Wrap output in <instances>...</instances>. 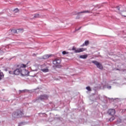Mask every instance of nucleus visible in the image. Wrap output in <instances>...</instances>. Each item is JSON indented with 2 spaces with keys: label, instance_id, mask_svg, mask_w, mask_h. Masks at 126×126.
<instances>
[{
  "label": "nucleus",
  "instance_id": "nucleus-3",
  "mask_svg": "<svg viewBox=\"0 0 126 126\" xmlns=\"http://www.w3.org/2000/svg\"><path fill=\"white\" fill-rule=\"evenodd\" d=\"M72 51H74V53L77 54L78 53H82V52H84V51H86V48H75V47H73L72 48Z\"/></svg>",
  "mask_w": 126,
  "mask_h": 126
},
{
  "label": "nucleus",
  "instance_id": "nucleus-29",
  "mask_svg": "<svg viewBox=\"0 0 126 126\" xmlns=\"http://www.w3.org/2000/svg\"><path fill=\"white\" fill-rule=\"evenodd\" d=\"M116 8L118 10H120V6H117Z\"/></svg>",
  "mask_w": 126,
  "mask_h": 126
},
{
  "label": "nucleus",
  "instance_id": "nucleus-18",
  "mask_svg": "<svg viewBox=\"0 0 126 126\" xmlns=\"http://www.w3.org/2000/svg\"><path fill=\"white\" fill-rule=\"evenodd\" d=\"M27 91V90H20L19 92L20 93H24Z\"/></svg>",
  "mask_w": 126,
  "mask_h": 126
},
{
  "label": "nucleus",
  "instance_id": "nucleus-22",
  "mask_svg": "<svg viewBox=\"0 0 126 126\" xmlns=\"http://www.w3.org/2000/svg\"><path fill=\"white\" fill-rule=\"evenodd\" d=\"M9 74H14V71H12L11 70H10L8 71Z\"/></svg>",
  "mask_w": 126,
  "mask_h": 126
},
{
  "label": "nucleus",
  "instance_id": "nucleus-31",
  "mask_svg": "<svg viewBox=\"0 0 126 126\" xmlns=\"http://www.w3.org/2000/svg\"><path fill=\"white\" fill-rule=\"evenodd\" d=\"M116 70H120L119 69H117Z\"/></svg>",
  "mask_w": 126,
  "mask_h": 126
},
{
  "label": "nucleus",
  "instance_id": "nucleus-10",
  "mask_svg": "<svg viewBox=\"0 0 126 126\" xmlns=\"http://www.w3.org/2000/svg\"><path fill=\"white\" fill-rule=\"evenodd\" d=\"M87 57H88V56H87V55H80L79 56V59H87Z\"/></svg>",
  "mask_w": 126,
  "mask_h": 126
},
{
  "label": "nucleus",
  "instance_id": "nucleus-32",
  "mask_svg": "<svg viewBox=\"0 0 126 126\" xmlns=\"http://www.w3.org/2000/svg\"><path fill=\"white\" fill-rule=\"evenodd\" d=\"M122 70H123V71H125V70H124V69H123Z\"/></svg>",
  "mask_w": 126,
  "mask_h": 126
},
{
  "label": "nucleus",
  "instance_id": "nucleus-23",
  "mask_svg": "<svg viewBox=\"0 0 126 126\" xmlns=\"http://www.w3.org/2000/svg\"><path fill=\"white\" fill-rule=\"evenodd\" d=\"M56 67H57L58 68H61L62 67V65H56Z\"/></svg>",
  "mask_w": 126,
  "mask_h": 126
},
{
  "label": "nucleus",
  "instance_id": "nucleus-2",
  "mask_svg": "<svg viewBox=\"0 0 126 126\" xmlns=\"http://www.w3.org/2000/svg\"><path fill=\"white\" fill-rule=\"evenodd\" d=\"M21 67V74L23 76L27 75L28 74V71L24 68L26 67V65L22 64L20 65Z\"/></svg>",
  "mask_w": 126,
  "mask_h": 126
},
{
  "label": "nucleus",
  "instance_id": "nucleus-13",
  "mask_svg": "<svg viewBox=\"0 0 126 126\" xmlns=\"http://www.w3.org/2000/svg\"><path fill=\"white\" fill-rule=\"evenodd\" d=\"M90 12H91V11L89 10H85V11H81L79 12L78 14H79V13H90Z\"/></svg>",
  "mask_w": 126,
  "mask_h": 126
},
{
  "label": "nucleus",
  "instance_id": "nucleus-15",
  "mask_svg": "<svg viewBox=\"0 0 126 126\" xmlns=\"http://www.w3.org/2000/svg\"><path fill=\"white\" fill-rule=\"evenodd\" d=\"M84 44L85 46H88V45H89V41L88 40L85 41L84 42Z\"/></svg>",
  "mask_w": 126,
  "mask_h": 126
},
{
  "label": "nucleus",
  "instance_id": "nucleus-11",
  "mask_svg": "<svg viewBox=\"0 0 126 126\" xmlns=\"http://www.w3.org/2000/svg\"><path fill=\"white\" fill-rule=\"evenodd\" d=\"M19 33H23V29H18L17 30V34H18Z\"/></svg>",
  "mask_w": 126,
  "mask_h": 126
},
{
  "label": "nucleus",
  "instance_id": "nucleus-7",
  "mask_svg": "<svg viewBox=\"0 0 126 126\" xmlns=\"http://www.w3.org/2000/svg\"><path fill=\"white\" fill-rule=\"evenodd\" d=\"M41 67H45L44 69H41V71H42V72H49V67L46 66L45 64L42 65Z\"/></svg>",
  "mask_w": 126,
  "mask_h": 126
},
{
  "label": "nucleus",
  "instance_id": "nucleus-8",
  "mask_svg": "<svg viewBox=\"0 0 126 126\" xmlns=\"http://www.w3.org/2000/svg\"><path fill=\"white\" fill-rule=\"evenodd\" d=\"M108 115H111V116H114L116 114V110L114 109H111L108 111Z\"/></svg>",
  "mask_w": 126,
  "mask_h": 126
},
{
  "label": "nucleus",
  "instance_id": "nucleus-19",
  "mask_svg": "<svg viewBox=\"0 0 126 126\" xmlns=\"http://www.w3.org/2000/svg\"><path fill=\"white\" fill-rule=\"evenodd\" d=\"M115 117L113 116L112 117L110 118L109 121L110 122H113V121H114V120H115Z\"/></svg>",
  "mask_w": 126,
  "mask_h": 126
},
{
  "label": "nucleus",
  "instance_id": "nucleus-16",
  "mask_svg": "<svg viewBox=\"0 0 126 126\" xmlns=\"http://www.w3.org/2000/svg\"><path fill=\"white\" fill-rule=\"evenodd\" d=\"M2 77H3V73H2V72H0V80H1Z\"/></svg>",
  "mask_w": 126,
  "mask_h": 126
},
{
  "label": "nucleus",
  "instance_id": "nucleus-1",
  "mask_svg": "<svg viewBox=\"0 0 126 126\" xmlns=\"http://www.w3.org/2000/svg\"><path fill=\"white\" fill-rule=\"evenodd\" d=\"M24 114L22 111L20 110H17L16 112H14L12 114V117L14 119H16L17 118H22Z\"/></svg>",
  "mask_w": 126,
  "mask_h": 126
},
{
  "label": "nucleus",
  "instance_id": "nucleus-26",
  "mask_svg": "<svg viewBox=\"0 0 126 126\" xmlns=\"http://www.w3.org/2000/svg\"><path fill=\"white\" fill-rule=\"evenodd\" d=\"M107 88L108 89H111V88H112V87L111 86H107Z\"/></svg>",
  "mask_w": 126,
  "mask_h": 126
},
{
  "label": "nucleus",
  "instance_id": "nucleus-9",
  "mask_svg": "<svg viewBox=\"0 0 126 126\" xmlns=\"http://www.w3.org/2000/svg\"><path fill=\"white\" fill-rule=\"evenodd\" d=\"M61 60L58 58H56L53 61V64H58V63H61Z\"/></svg>",
  "mask_w": 126,
  "mask_h": 126
},
{
  "label": "nucleus",
  "instance_id": "nucleus-12",
  "mask_svg": "<svg viewBox=\"0 0 126 126\" xmlns=\"http://www.w3.org/2000/svg\"><path fill=\"white\" fill-rule=\"evenodd\" d=\"M50 57H51V55H44L42 58L43 60H47V59H49Z\"/></svg>",
  "mask_w": 126,
  "mask_h": 126
},
{
  "label": "nucleus",
  "instance_id": "nucleus-30",
  "mask_svg": "<svg viewBox=\"0 0 126 126\" xmlns=\"http://www.w3.org/2000/svg\"><path fill=\"white\" fill-rule=\"evenodd\" d=\"M85 46V43H83L82 45H81V47H84Z\"/></svg>",
  "mask_w": 126,
  "mask_h": 126
},
{
  "label": "nucleus",
  "instance_id": "nucleus-5",
  "mask_svg": "<svg viewBox=\"0 0 126 126\" xmlns=\"http://www.w3.org/2000/svg\"><path fill=\"white\" fill-rule=\"evenodd\" d=\"M92 63L96 65V67L97 68H99V69H103V65H102V64L100 63L99 62L96 61H93Z\"/></svg>",
  "mask_w": 126,
  "mask_h": 126
},
{
  "label": "nucleus",
  "instance_id": "nucleus-17",
  "mask_svg": "<svg viewBox=\"0 0 126 126\" xmlns=\"http://www.w3.org/2000/svg\"><path fill=\"white\" fill-rule=\"evenodd\" d=\"M86 89H87V90H88V91H92V90L91 89V88L89 86L87 87L86 88Z\"/></svg>",
  "mask_w": 126,
  "mask_h": 126
},
{
  "label": "nucleus",
  "instance_id": "nucleus-28",
  "mask_svg": "<svg viewBox=\"0 0 126 126\" xmlns=\"http://www.w3.org/2000/svg\"><path fill=\"white\" fill-rule=\"evenodd\" d=\"M2 53H3L2 50H0V55H2Z\"/></svg>",
  "mask_w": 126,
  "mask_h": 126
},
{
  "label": "nucleus",
  "instance_id": "nucleus-4",
  "mask_svg": "<svg viewBox=\"0 0 126 126\" xmlns=\"http://www.w3.org/2000/svg\"><path fill=\"white\" fill-rule=\"evenodd\" d=\"M48 98H49V96L47 94L41 95L36 99V101H37V102H39V101H44V100H47Z\"/></svg>",
  "mask_w": 126,
  "mask_h": 126
},
{
  "label": "nucleus",
  "instance_id": "nucleus-24",
  "mask_svg": "<svg viewBox=\"0 0 126 126\" xmlns=\"http://www.w3.org/2000/svg\"><path fill=\"white\" fill-rule=\"evenodd\" d=\"M126 13V12H123L122 13V16H124V17H126V15H124V13Z\"/></svg>",
  "mask_w": 126,
  "mask_h": 126
},
{
  "label": "nucleus",
  "instance_id": "nucleus-6",
  "mask_svg": "<svg viewBox=\"0 0 126 126\" xmlns=\"http://www.w3.org/2000/svg\"><path fill=\"white\" fill-rule=\"evenodd\" d=\"M20 68H17L14 71V75H19L21 74V67H20V65H18Z\"/></svg>",
  "mask_w": 126,
  "mask_h": 126
},
{
  "label": "nucleus",
  "instance_id": "nucleus-25",
  "mask_svg": "<svg viewBox=\"0 0 126 126\" xmlns=\"http://www.w3.org/2000/svg\"><path fill=\"white\" fill-rule=\"evenodd\" d=\"M14 11H15V12H18V9L16 8L14 10Z\"/></svg>",
  "mask_w": 126,
  "mask_h": 126
},
{
  "label": "nucleus",
  "instance_id": "nucleus-27",
  "mask_svg": "<svg viewBox=\"0 0 126 126\" xmlns=\"http://www.w3.org/2000/svg\"><path fill=\"white\" fill-rule=\"evenodd\" d=\"M81 29V27H80L79 29H76V31H78V30H80Z\"/></svg>",
  "mask_w": 126,
  "mask_h": 126
},
{
  "label": "nucleus",
  "instance_id": "nucleus-21",
  "mask_svg": "<svg viewBox=\"0 0 126 126\" xmlns=\"http://www.w3.org/2000/svg\"><path fill=\"white\" fill-rule=\"evenodd\" d=\"M62 54L63 55H67V54H69V53L68 52L64 51L62 52Z\"/></svg>",
  "mask_w": 126,
  "mask_h": 126
},
{
  "label": "nucleus",
  "instance_id": "nucleus-20",
  "mask_svg": "<svg viewBox=\"0 0 126 126\" xmlns=\"http://www.w3.org/2000/svg\"><path fill=\"white\" fill-rule=\"evenodd\" d=\"M12 33H17V30H12Z\"/></svg>",
  "mask_w": 126,
  "mask_h": 126
},
{
  "label": "nucleus",
  "instance_id": "nucleus-14",
  "mask_svg": "<svg viewBox=\"0 0 126 126\" xmlns=\"http://www.w3.org/2000/svg\"><path fill=\"white\" fill-rule=\"evenodd\" d=\"M40 15L39 14H35L33 17V18H38L39 17Z\"/></svg>",
  "mask_w": 126,
  "mask_h": 126
}]
</instances>
